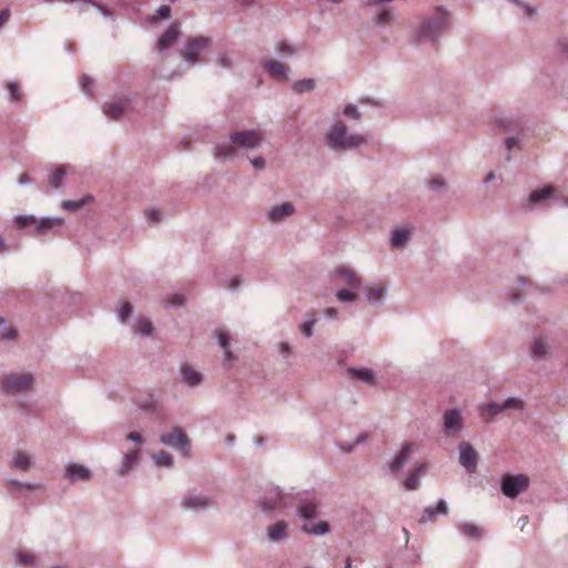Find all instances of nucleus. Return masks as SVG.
<instances>
[{
    "mask_svg": "<svg viewBox=\"0 0 568 568\" xmlns=\"http://www.w3.org/2000/svg\"><path fill=\"white\" fill-rule=\"evenodd\" d=\"M450 12L439 6L426 18H424L419 27L412 37V43L415 45L429 44L433 48L438 47L440 36L448 28Z\"/></svg>",
    "mask_w": 568,
    "mask_h": 568,
    "instance_id": "nucleus-1",
    "label": "nucleus"
},
{
    "mask_svg": "<svg viewBox=\"0 0 568 568\" xmlns=\"http://www.w3.org/2000/svg\"><path fill=\"white\" fill-rule=\"evenodd\" d=\"M325 143L334 152H346L365 145L367 139L363 134H349L347 125L343 121L336 120L326 130Z\"/></svg>",
    "mask_w": 568,
    "mask_h": 568,
    "instance_id": "nucleus-2",
    "label": "nucleus"
},
{
    "mask_svg": "<svg viewBox=\"0 0 568 568\" xmlns=\"http://www.w3.org/2000/svg\"><path fill=\"white\" fill-rule=\"evenodd\" d=\"M14 221L22 229L33 226L34 234L37 235L54 234L64 224L62 217H42L37 220L33 215H18Z\"/></svg>",
    "mask_w": 568,
    "mask_h": 568,
    "instance_id": "nucleus-3",
    "label": "nucleus"
},
{
    "mask_svg": "<svg viewBox=\"0 0 568 568\" xmlns=\"http://www.w3.org/2000/svg\"><path fill=\"white\" fill-rule=\"evenodd\" d=\"M211 45V39L207 37H190L184 44V48L180 50V54L184 62L193 68L196 64L202 63L200 55L209 49Z\"/></svg>",
    "mask_w": 568,
    "mask_h": 568,
    "instance_id": "nucleus-4",
    "label": "nucleus"
},
{
    "mask_svg": "<svg viewBox=\"0 0 568 568\" xmlns=\"http://www.w3.org/2000/svg\"><path fill=\"white\" fill-rule=\"evenodd\" d=\"M36 377L31 373H10L2 376V392L23 394L32 388Z\"/></svg>",
    "mask_w": 568,
    "mask_h": 568,
    "instance_id": "nucleus-5",
    "label": "nucleus"
},
{
    "mask_svg": "<svg viewBox=\"0 0 568 568\" xmlns=\"http://www.w3.org/2000/svg\"><path fill=\"white\" fill-rule=\"evenodd\" d=\"M159 439L162 445L178 450L182 456L190 455L191 440L182 427L174 426L172 430L161 434Z\"/></svg>",
    "mask_w": 568,
    "mask_h": 568,
    "instance_id": "nucleus-6",
    "label": "nucleus"
},
{
    "mask_svg": "<svg viewBox=\"0 0 568 568\" xmlns=\"http://www.w3.org/2000/svg\"><path fill=\"white\" fill-rule=\"evenodd\" d=\"M529 487V477L524 474L505 475L500 480V490L508 498H516Z\"/></svg>",
    "mask_w": 568,
    "mask_h": 568,
    "instance_id": "nucleus-7",
    "label": "nucleus"
},
{
    "mask_svg": "<svg viewBox=\"0 0 568 568\" xmlns=\"http://www.w3.org/2000/svg\"><path fill=\"white\" fill-rule=\"evenodd\" d=\"M464 417L457 408L447 409L443 415V432L449 436L459 434L464 428Z\"/></svg>",
    "mask_w": 568,
    "mask_h": 568,
    "instance_id": "nucleus-8",
    "label": "nucleus"
},
{
    "mask_svg": "<svg viewBox=\"0 0 568 568\" xmlns=\"http://www.w3.org/2000/svg\"><path fill=\"white\" fill-rule=\"evenodd\" d=\"M230 140L241 148L253 150L261 145L262 135L256 130L237 131L230 134Z\"/></svg>",
    "mask_w": 568,
    "mask_h": 568,
    "instance_id": "nucleus-9",
    "label": "nucleus"
},
{
    "mask_svg": "<svg viewBox=\"0 0 568 568\" xmlns=\"http://www.w3.org/2000/svg\"><path fill=\"white\" fill-rule=\"evenodd\" d=\"M418 446L415 443H406L402 446L400 450L394 456L393 460L387 464L389 471L393 475H398L399 471L409 463L410 456L416 453Z\"/></svg>",
    "mask_w": 568,
    "mask_h": 568,
    "instance_id": "nucleus-10",
    "label": "nucleus"
},
{
    "mask_svg": "<svg viewBox=\"0 0 568 568\" xmlns=\"http://www.w3.org/2000/svg\"><path fill=\"white\" fill-rule=\"evenodd\" d=\"M181 506L185 510L201 511L214 506V501L206 495L189 493L182 498Z\"/></svg>",
    "mask_w": 568,
    "mask_h": 568,
    "instance_id": "nucleus-11",
    "label": "nucleus"
},
{
    "mask_svg": "<svg viewBox=\"0 0 568 568\" xmlns=\"http://www.w3.org/2000/svg\"><path fill=\"white\" fill-rule=\"evenodd\" d=\"M459 464L468 471L474 473L477 468L478 455L470 443L460 442L458 444Z\"/></svg>",
    "mask_w": 568,
    "mask_h": 568,
    "instance_id": "nucleus-12",
    "label": "nucleus"
},
{
    "mask_svg": "<svg viewBox=\"0 0 568 568\" xmlns=\"http://www.w3.org/2000/svg\"><path fill=\"white\" fill-rule=\"evenodd\" d=\"M131 102L132 99L128 95L114 97L103 104V113L111 119H119Z\"/></svg>",
    "mask_w": 568,
    "mask_h": 568,
    "instance_id": "nucleus-13",
    "label": "nucleus"
},
{
    "mask_svg": "<svg viewBox=\"0 0 568 568\" xmlns=\"http://www.w3.org/2000/svg\"><path fill=\"white\" fill-rule=\"evenodd\" d=\"M284 495L278 487H273L260 498L258 505L264 513H270L283 506Z\"/></svg>",
    "mask_w": 568,
    "mask_h": 568,
    "instance_id": "nucleus-14",
    "label": "nucleus"
},
{
    "mask_svg": "<svg viewBox=\"0 0 568 568\" xmlns=\"http://www.w3.org/2000/svg\"><path fill=\"white\" fill-rule=\"evenodd\" d=\"M333 274L342 284L352 290L359 288L362 284L359 276L349 266L341 265L334 270Z\"/></svg>",
    "mask_w": 568,
    "mask_h": 568,
    "instance_id": "nucleus-15",
    "label": "nucleus"
},
{
    "mask_svg": "<svg viewBox=\"0 0 568 568\" xmlns=\"http://www.w3.org/2000/svg\"><path fill=\"white\" fill-rule=\"evenodd\" d=\"M295 213V206L291 202H283L277 205H273L267 211V219L272 223H280Z\"/></svg>",
    "mask_w": 568,
    "mask_h": 568,
    "instance_id": "nucleus-16",
    "label": "nucleus"
},
{
    "mask_svg": "<svg viewBox=\"0 0 568 568\" xmlns=\"http://www.w3.org/2000/svg\"><path fill=\"white\" fill-rule=\"evenodd\" d=\"M8 466L10 469L28 473L33 467L32 456L23 450L17 449L8 462Z\"/></svg>",
    "mask_w": 568,
    "mask_h": 568,
    "instance_id": "nucleus-17",
    "label": "nucleus"
},
{
    "mask_svg": "<svg viewBox=\"0 0 568 568\" xmlns=\"http://www.w3.org/2000/svg\"><path fill=\"white\" fill-rule=\"evenodd\" d=\"M427 465L425 463H417L414 468L408 473L403 481V487L406 490H417L420 486V478L426 474Z\"/></svg>",
    "mask_w": 568,
    "mask_h": 568,
    "instance_id": "nucleus-18",
    "label": "nucleus"
},
{
    "mask_svg": "<svg viewBox=\"0 0 568 568\" xmlns=\"http://www.w3.org/2000/svg\"><path fill=\"white\" fill-rule=\"evenodd\" d=\"M304 494H298V506L296 509L297 515L305 519L310 520L315 518L318 515L317 503L313 498L304 497Z\"/></svg>",
    "mask_w": 568,
    "mask_h": 568,
    "instance_id": "nucleus-19",
    "label": "nucleus"
},
{
    "mask_svg": "<svg viewBox=\"0 0 568 568\" xmlns=\"http://www.w3.org/2000/svg\"><path fill=\"white\" fill-rule=\"evenodd\" d=\"M6 486L8 493L14 498H20L23 494V490L43 489V485L41 483H23L12 478L6 480Z\"/></svg>",
    "mask_w": 568,
    "mask_h": 568,
    "instance_id": "nucleus-20",
    "label": "nucleus"
},
{
    "mask_svg": "<svg viewBox=\"0 0 568 568\" xmlns=\"http://www.w3.org/2000/svg\"><path fill=\"white\" fill-rule=\"evenodd\" d=\"M65 477L72 481H88L92 478V471L80 464L70 463L65 467Z\"/></svg>",
    "mask_w": 568,
    "mask_h": 568,
    "instance_id": "nucleus-21",
    "label": "nucleus"
},
{
    "mask_svg": "<svg viewBox=\"0 0 568 568\" xmlns=\"http://www.w3.org/2000/svg\"><path fill=\"white\" fill-rule=\"evenodd\" d=\"M288 524L285 520H277L266 529V538L270 542L281 544L284 542L287 537Z\"/></svg>",
    "mask_w": 568,
    "mask_h": 568,
    "instance_id": "nucleus-22",
    "label": "nucleus"
},
{
    "mask_svg": "<svg viewBox=\"0 0 568 568\" xmlns=\"http://www.w3.org/2000/svg\"><path fill=\"white\" fill-rule=\"evenodd\" d=\"M180 34V24L178 22L171 23L166 31L158 40L159 50H168L179 39Z\"/></svg>",
    "mask_w": 568,
    "mask_h": 568,
    "instance_id": "nucleus-23",
    "label": "nucleus"
},
{
    "mask_svg": "<svg viewBox=\"0 0 568 568\" xmlns=\"http://www.w3.org/2000/svg\"><path fill=\"white\" fill-rule=\"evenodd\" d=\"M181 381L189 387H196L203 381V375L189 364L180 366Z\"/></svg>",
    "mask_w": 568,
    "mask_h": 568,
    "instance_id": "nucleus-24",
    "label": "nucleus"
},
{
    "mask_svg": "<svg viewBox=\"0 0 568 568\" xmlns=\"http://www.w3.org/2000/svg\"><path fill=\"white\" fill-rule=\"evenodd\" d=\"M448 507L444 499H440L436 506H428L424 509L423 515L418 519L419 524H426L433 521L437 515H447Z\"/></svg>",
    "mask_w": 568,
    "mask_h": 568,
    "instance_id": "nucleus-25",
    "label": "nucleus"
},
{
    "mask_svg": "<svg viewBox=\"0 0 568 568\" xmlns=\"http://www.w3.org/2000/svg\"><path fill=\"white\" fill-rule=\"evenodd\" d=\"M347 374L351 378L357 379L367 385L373 384L376 377L374 371L367 367H349L347 368Z\"/></svg>",
    "mask_w": 568,
    "mask_h": 568,
    "instance_id": "nucleus-26",
    "label": "nucleus"
},
{
    "mask_svg": "<svg viewBox=\"0 0 568 568\" xmlns=\"http://www.w3.org/2000/svg\"><path fill=\"white\" fill-rule=\"evenodd\" d=\"M264 69L275 79V80H286L288 74V68L276 61L268 60L264 64Z\"/></svg>",
    "mask_w": 568,
    "mask_h": 568,
    "instance_id": "nucleus-27",
    "label": "nucleus"
},
{
    "mask_svg": "<svg viewBox=\"0 0 568 568\" xmlns=\"http://www.w3.org/2000/svg\"><path fill=\"white\" fill-rule=\"evenodd\" d=\"M412 232L407 227H398L393 230L390 236V245L396 248H403L407 245Z\"/></svg>",
    "mask_w": 568,
    "mask_h": 568,
    "instance_id": "nucleus-28",
    "label": "nucleus"
},
{
    "mask_svg": "<svg viewBox=\"0 0 568 568\" xmlns=\"http://www.w3.org/2000/svg\"><path fill=\"white\" fill-rule=\"evenodd\" d=\"M459 534L466 538L479 540L483 538L484 530L470 523H460L457 526Z\"/></svg>",
    "mask_w": 568,
    "mask_h": 568,
    "instance_id": "nucleus-29",
    "label": "nucleus"
},
{
    "mask_svg": "<svg viewBox=\"0 0 568 568\" xmlns=\"http://www.w3.org/2000/svg\"><path fill=\"white\" fill-rule=\"evenodd\" d=\"M302 531L314 536H324L329 532L331 527L327 521L321 520L316 524L304 523L301 527Z\"/></svg>",
    "mask_w": 568,
    "mask_h": 568,
    "instance_id": "nucleus-30",
    "label": "nucleus"
},
{
    "mask_svg": "<svg viewBox=\"0 0 568 568\" xmlns=\"http://www.w3.org/2000/svg\"><path fill=\"white\" fill-rule=\"evenodd\" d=\"M368 9L373 13V22L376 26H384L393 18L392 10L386 8L385 4H382V7H374Z\"/></svg>",
    "mask_w": 568,
    "mask_h": 568,
    "instance_id": "nucleus-31",
    "label": "nucleus"
},
{
    "mask_svg": "<svg viewBox=\"0 0 568 568\" xmlns=\"http://www.w3.org/2000/svg\"><path fill=\"white\" fill-rule=\"evenodd\" d=\"M139 452H140V448H135V449L124 454L123 459L121 462V466L119 468V474L121 476L126 475L132 469V467L136 464Z\"/></svg>",
    "mask_w": 568,
    "mask_h": 568,
    "instance_id": "nucleus-32",
    "label": "nucleus"
},
{
    "mask_svg": "<svg viewBox=\"0 0 568 568\" xmlns=\"http://www.w3.org/2000/svg\"><path fill=\"white\" fill-rule=\"evenodd\" d=\"M236 153L237 150L231 140L229 142H223L215 145V156L220 160L233 158L236 155Z\"/></svg>",
    "mask_w": 568,
    "mask_h": 568,
    "instance_id": "nucleus-33",
    "label": "nucleus"
},
{
    "mask_svg": "<svg viewBox=\"0 0 568 568\" xmlns=\"http://www.w3.org/2000/svg\"><path fill=\"white\" fill-rule=\"evenodd\" d=\"M386 288L384 286H377L367 288L365 292L366 300L373 305H381L384 300Z\"/></svg>",
    "mask_w": 568,
    "mask_h": 568,
    "instance_id": "nucleus-34",
    "label": "nucleus"
},
{
    "mask_svg": "<svg viewBox=\"0 0 568 568\" xmlns=\"http://www.w3.org/2000/svg\"><path fill=\"white\" fill-rule=\"evenodd\" d=\"M230 339H231V337H230L229 333H226V332L217 333V342L224 351V362L225 363H231L234 359V355L232 354V352L230 349Z\"/></svg>",
    "mask_w": 568,
    "mask_h": 568,
    "instance_id": "nucleus-35",
    "label": "nucleus"
},
{
    "mask_svg": "<svg viewBox=\"0 0 568 568\" xmlns=\"http://www.w3.org/2000/svg\"><path fill=\"white\" fill-rule=\"evenodd\" d=\"M133 329L143 336H150L153 332V324L148 317H140L135 322Z\"/></svg>",
    "mask_w": 568,
    "mask_h": 568,
    "instance_id": "nucleus-36",
    "label": "nucleus"
},
{
    "mask_svg": "<svg viewBox=\"0 0 568 568\" xmlns=\"http://www.w3.org/2000/svg\"><path fill=\"white\" fill-rule=\"evenodd\" d=\"M67 175V170L64 165H60L57 168L49 178L50 187L57 190L61 186L63 179Z\"/></svg>",
    "mask_w": 568,
    "mask_h": 568,
    "instance_id": "nucleus-37",
    "label": "nucleus"
},
{
    "mask_svg": "<svg viewBox=\"0 0 568 568\" xmlns=\"http://www.w3.org/2000/svg\"><path fill=\"white\" fill-rule=\"evenodd\" d=\"M315 85L316 83L314 79H302L294 82L293 91L297 94L312 92L315 89Z\"/></svg>",
    "mask_w": 568,
    "mask_h": 568,
    "instance_id": "nucleus-38",
    "label": "nucleus"
},
{
    "mask_svg": "<svg viewBox=\"0 0 568 568\" xmlns=\"http://www.w3.org/2000/svg\"><path fill=\"white\" fill-rule=\"evenodd\" d=\"M153 460L156 466L170 468L173 466V456L165 450H161L153 455Z\"/></svg>",
    "mask_w": 568,
    "mask_h": 568,
    "instance_id": "nucleus-39",
    "label": "nucleus"
},
{
    "mask_svg": "<svg viewBox=\"0 0 568 568\" xmlns=\"http://www.w3.org/2000/svg\"><path fill=\"white\" fill-rule=\"evenodd\" d=\"M547 354V343L544 338L538 337L534 341L531 347V356L535 358H541Z\"/></svg>",
    "mask_w": 568,
    "mask_h": 568,
    "instance_id": "nucleus-40",
    "label": "nucleus"
},
{
    "mask_svg": "<svg viewBox=\"0 0 568 568\" xmlns=\"http://www.w3.org/2000/svg\"><path fill=\"white\" fill-rule=\"evenodd\" d=\"M551 195V189L548 186H545L539 190H535L529 194V202L530 203H540L541 201L548 199Z\"/></svg>",
    "mask_w": 568,
    "mask_h": 568,
    "instance_id": "nucleus-41",
    "label": "nucleus"
},
{
    "mask_svg": "<svg viewBox=\"0 0 568 568\" xmlns=\"http://www.w3.org/2000/svg\"><path fill=\"white\" fill-rule=\"evenodd\" d=\"M481 412L491 417L497 416L498 414L504 412L503 404H498L496 402H489L481 406Z\"/></svg>",
    "mask_w": 568,
    "mask_h": 568,
    "instance_id": "nucleus-42",
    "label": "nucleus"
},
{
    "mask_svg": "<svg viewBox=\"0 0 568 568\" xmlns=\"http://www.w3.org/2000/svg\"><path fill=\"white\" fill-rule=\"evenodd\" d=\"M34 562V556L28 551H18L14 552V564L19 566H24L28 564Z\"/></svg>",
    "mask_w": 568,
    "mask_h": 568,
    "instance_id": "nucleus-43",
    "label": "nucleus"
},
{
    "mask_svg": "<svg viewBox=\"0 0 568 568\" xmlns=\"http://www.w3.org/2000/svg\"><path fill=\"white\" fill-rule=\"evenodd\" d=\"M335 295L341 302H354L357 298V293L352 288L338 290Z\"/></svg>",
    "mask_w": 568,
    "mask_h": 568,
    "instance_id": "nucleus-44",
    "label": "nucleus"
},
{
    "mask_svg": "<svg viewBox=\"0 0 568 568\" xmlns=\"http://www.w3.org/2000/svg\"><path fill=\"white\" fill-rule=\"evenodd\" d=\"M9 91V101L19 102L22 98L20 85L17 82H10L7 85Z\"/></svg>",
    "mask_w": 568,
    "mask_h": 568,
    "instance_id": "nucleus-45",
    "label": "nucleus"
},
{
    "mask_svg": "<svg viewBox=\"0 0 568 568\" xmlns=\"http://www.w3.org/2000/svg\"><path fill=\"white\" fill-rule=\"evenodd\" d=\"M4 318H2V339L16 341L19 336V332L14 326H6Z\"/></svg>",
    "mask_w": 568,
    "mask_h": 568,
    "instance_id": "nucleus-46",
    "label": "nucleus"
},
{
    "mask_svg": "<svg viewBox=\"0 0 568 568\" xmlns=\"http://www.w3.org/2000/svg\"><path fill=\"white\" fill-rule=\"evenodd\" d=\"M317 323V318L315 316H312L310 318H307L301 326H300V329H301V333L305 336V337H311L313 335V327L314 325Z\"/></svg>",
    "mask_w": 568,
    "mask_h": 568,
    "instance_id": "nucleus-47",
    "label": "nucleus"
},
{
    "mask_svg": "<svg viewBox=\"0 0 568 568\" xmlns=\"http://www.w3.org/2000/svg\"><path fill=\"white\" fill-rule=\"evenodd\" d=\"M133 311V306L130 302H124L120 308L116 310V316L121 322H124L129 318Z\"/></svg>",
    "mask_w": 568,
    "mask_h": 568,
    "instance_id": "nucleus-48",
    "label": "nucleus"
},
{
    "mask_svg": "<svg viewBox=\"0 0 568 568\" xmlns=\"http://www.w3.org/2000/svg\"><path fill=\"white\" fill-rule=\"evenodd\" d=\"M343 114L353 120H359L362 115L358 108L353 103H348L344 106Z\"/></svg>",
    "mask_w": 568,
    "mask_h": 568,
    "instance_id": "nucleus-49",
    "label": "nucleus"
},
{
    "mask_svg": "<svg viewBox=\"0 0 568 568\" xmlns=\"http://www.w3.org/2000/svg\"><path fill=\"white\" fill-rule=\"evenodd\" d=\"M505 146L507 150L506 161H510L511 160V154H510L511 150L514 148L520 146L519 139L517 136H507L505 140Z\"/></svg>",
    "mask_w": 568,
    "mask_h": 568,
    "instance_id": "nucleus-50",
    "label": "nucleus"
},
{
    "mask_svg": "<svg viewBox=\"0 0 568 568\" xmlns=\"http://www.w3.org/2000/svg\"><path fill=\"white\" fill-rule=\"evenodd\" d=\"M505 409H523L524 402L518 397H509L503 403Z\"/></svg>",
    "mask_w": 568,
    "mask_h": 568,
    "instance_id": "nucleus-51",
    "label": "nucleus"
},
{
    "mask_svg": "<svg viewBox=\"0 0 568 568\" xmlns=\"http://www.w3.org/2000/svg\"><path fill=\"white\" fill-rule=\"evenodd\" d=\"M90 199V196H85L80 199L79 201H64L62 203V207L68 211L77 210L82 207Z\"/></svg>",
    "mask_w": 568,
    "mask_h": 568,
    "instance_id": "nucleus-52",
    "label": "nucleus"
},
{
    "mask_svg": "<svg viewBox=\"0 0 568 568\" xmlns=\"http://www.w3.org/2000/svg\"><path fill=\"white\" fill-rule=\"evenodd\" d=\"M171 17V8L169 6H161L156 9L155 14L151 18L152 22H156L159 19H168Z\"/></svg>",
    "mask_w": 568,
    "mask_h": 568,
    "instance_id": "nucleus-53",
    "label": "nucleus"
},
{
    "mask_svg": "<svg viewBox=\"0 0 568 568\" xmlns=\"http://www.w3.org/2000/svg\"><path fill=\"white\" fill-rule=\"evenodd\" d=\"M216 62L221 68H224V69H231L233 67V61H232L231 57L226 53H220L216 57Z\"/></svg>",
    "mask_w": 568,
    "mask_h": 568,
    "instance_id": "nucleus-54",
    "label": "nucleus"
},
{
    "mask_svg": "<svg viewBox=\"0 0 568 568\" xmlns=\"http://www.w3.org/2000/svg\"><path fill=\"white\" fill-rule=\"evenodd\" d=\"M557 47L559 49V55L562 60L568 61V38L560 39L557 42Z\"/></svg>",
    "mask_w": 568,
    "mask_h": 568,
    "instance_id": "nucleus-55",
    "label": "nucleus"
},
{
    "mask_svg": "<svg viewBox=\"0 0 568 568\" xmlns=\"http://www.w3.org/2000/svg\"><path fill=\"white\" fill-rule=\"evenodd\" d=\"M93 85V81L92 79L89 77V75H83L82 77V83H81V88H82V91L89 95L91 94V87Z\"/></svg>",
    "mask_w": 568,
    "mask_h": 568,
    "instance_id": "nucleus-56",
    "label": "nucleus"
},
{
    "mask_svg": "<svg viewBox=\"0 0 568 568\" xmlns=\"http://www.w3.org/2000/svg\"><path fill=\"white\" fill-rule=\"evenodd\" d=\"M277 51L281 54L291 55V54H294L296 52V49L294 47L287 44V43H281L277 47Z\"/></svg>",
    "mask_w": 568,
    "mask_h": 568,
    "instance_id": "nucleus-57",
    "label": "nucleus"
},
{
    "mask_svg": "<svg viewBox=\"0 0 568 568\" xmlns=\"http://www.w3.org/2000/svg\"><path fill=\"white\" fill-rule=\"evenodd\" d=\"M146 219L150 223H159L161 220V213L156 210H150L146 212Z\"/></svg>",
    "mask_w": 568,
    "mask_h": 568,
    "instance_id": "nucleus-58",
    "label": "nucleus"
},
{
    "mask_svg": "<svg viewBox=\"0 0 568 568\" xmlns=\"http://www.w3.org/2000/svg\"><path fill=\"white\" fill-rule=\"evenodd\" d=\"M251 163L254 169L256 170H263L265 168V160L262 156H256L251 160Z\"/></svg>",
    "mask_w": 568,
    "mask_h": 568,
    "instance_id": "nucleus-59",
    "label": "nucleus"
},
{
    "mask_svg": "<svg viewBox=\"0 0 568 568\" xmlns=\"http://www.w3.org/2000/svg\"><path fill=\"white\" fill-rule=\"evenodd\" d=\"M444 186H445V182L440 179H433L429 182V187L435 191H440L444 189Z\"/></svg>",
    "mask_w": 568,
    "mask_h": 568,
    "instance_id": "nucleus-60",
    "label": "nucleus"
},
{
    "mask_svg": "<svg viewBox=\"0 0 568 568\" xmlns=\"http://www.w3.org/2000/svg\"><path fill=\"white\" fill-rule=\"evenodd\" d=\"M126 439L130 440V442H134V443H136L139 445H141L143 443V438H142L141 434L138 433V432L129 433L128 436H126Z\"/></svg>",
    "mask_w": 568,
    "mask_h": 568,
    "instance_id": "nucleus-61",
    "label": "nucleus"
},
{
    "mask_svg": "<svg viewBox=\"0 0 568 568\" xmlns=\"http://www.w3.org/2000/svg\"><path fill=\"white\" fill-rule=\"evenodd\" d=\"M521 10H523L524 14L527 17H532L537 12L535 7H532L526 2L523 4Z\"/></svg>",
    "mask_w": 568,
    "mask_h": 568,
    "instance_id": "nucleus-62",
    "label": "nucleus"
},
{
    "mask_svg": "<svg viewBox=\"0 0 568 568\" xmlns=\"http://www.w3.org/2000/svg\"><path fill=\"white\" fill-rule=\"evenodd\" d=\"M324 315L327 317V318H336L337 315H338V311L334 307H328L324 311Z\"/></svg>",
    "mask_w": 568,
    "mask_h": 568,
    "instance_id": "nucleus-63",
    "label": "nucleus"
},
{
    "mask_svg": "<svg viewBox=\"0 0 568 568\" xmlns=\"http://www.w3.org/2000/svg\"><path fill=\"white\" fill-rule=\"evenodd\" d=\"M280 352L282 353V355L288 356L291 354V346H290V344L286 343V342L280 343Z\"/></svg>",
    "mask_w": 568,
    "mask_h": 568,
    "instance_id": "nucleus-64",
    "label": "nucleus"
}]
</instances>
